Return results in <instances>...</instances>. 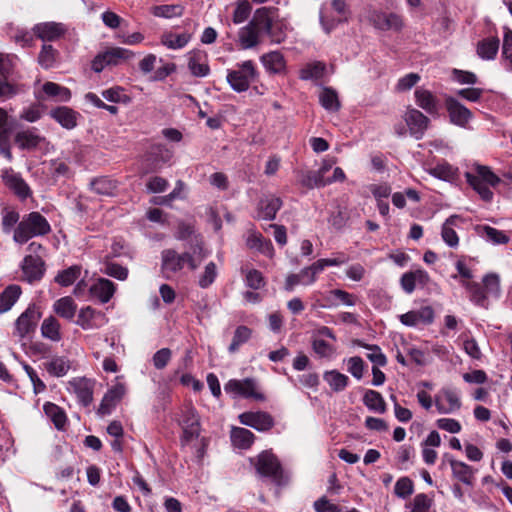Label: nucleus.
<instances>
[{"label": "nucleus", "instance_id": "obj_50", "mask_svg": "<svg viewBox=\"0 0 512 512\" xmlns=\"http://www.w3.org/2000/svg\"><path fill=\"white\" fill-rule=\"evenodd\" d=\"M101 94L103 98L113 103L129 104L132 100L131 97L125 93L124 88L121 86L111 87L102 91Z\"/></svg>", "mask_w": 512, "mask_h": 512}, {"label": "nucleus", "instance_id": "obj_6", "mask_svg": "<svg viewBox=\"0 0 512 512\" xmlns=\"http://www.w3.org/2000/svg\"><path fill=\"white\" fill-rule=\"evenodd\" d=\"M254 463L258 474L264 477L272 478L274 482L280 484L282 479V468L277 457L270 451L261 452L256 459L251 460Z\"/></svg>", "mask_w": 512, "mask_h": 512}, {"label": "nucleus", "instance_id": "obj_7", "mask_svg": "<svg viewBox=\"0 0 512 512\" xmlns=\"http://www.w3.org/2000/svg\"><path fill=\"white\" fill-rule=\"evenodd\" d=\"M224 390L233 397L253 398L258 401L265 399L264 395L258 391L256 381L252 378L231 379L224 385Z\"/></svg>", "mask_w": 512, "mask_h": 512}, {"label": "nucleus", "instance_id": "obj_48", "mask_svg": "<svg viewBox=\"0 0 512 512\" xmlns=\"http://www.w3.org/2000/svg\"><path fill=\"white\" fill-rule=\"evenodd\" d=\"M247 287L253 290H259L266 285L263 274L256 269H242Z\"/></svg>", "mask_w": 512, "mask_h": 512}, {"label": "nucleus", "instance_id": "obj_21", "mask_svg": "<svg viewBox=\"0 0 512 512\" xmlns=\"http://www.w3.org/2000/svg\"><path fill=\"white\" fill-rule=\"evenodd\" d=\"M445 105L450 121L457 126H466L472 118L471 111L453 97H447Z\"/></svg>", "mask_w": 512, "mask_h": 512}, {"label": "nucleus", "instance_id": "obj_30", "mask_svg": "<svg viewBox=\"0 0 512 512\" xmlns=\"http://www.w3.org/2000/svg\"><path fill=\"white\" fill-rule=\"evenodd\" d=\"M53 311L64 319L72 320L77 312V304L72 297L65 296L54 302Z\"/></svg>", "mask_w": 512, "mask_h": 512}, {"label": "nucleus", "instance_id": "obj_22", "mask_svg": "<svg viewBox=\"0 0 512 512\" xmlns=\"http://www.w3.org/2000/svg\"><path fill=\"white\" fill-rule=\"evenodd\" d=\"M12 130V125L9 120L7 111L0 108V154L8 161L12 160V153L9 145V135Z\"/></svg>", "mask_w": 512, "mask_h": 512}, {"label": "nucleus", "instance_id": "obj_28", "mask_svg": "<svg viewBox=\"0 0 512 512\" xmlns=\"http://www.w3.org/2000/svg\"><path fill=\"white\" fill-rule=\"evenodd\" d=\"M230 438L234 447L246 450L254 443L255 435L246 428L232 427Z\"/></svg>", "mask_w": 512, "mask_h": 512}, {"label": "nucleus", "instance_id": "obj_5", "mask_svg": "<svg viewBox=\"0 0 512 512\" xmlns=\"http://www.w3.org/2000/svg\"><path fill=\"white\" fill-rule=\"evenodd\" d=\"M40 318L39 309L34 304L29 305L16 319L13 334L19 339L29 337L35 332Z\"/></svg>", "mask_w": 512, "mask_h": 512}, {"label": "nucleus", "instance_id": "obj_49", "mask_svg": "<svg viewBox=\"0 0 512 512\" xmlns=\"http://www.w3.org/2000/svg\"><path fill=\"white\" fill-rule=\"evenodd\" d=\"M116 188V183L107 177H100L91 182V189L99 195H113Z\"/></svg>", "mask_w": 512, "mask_h": 512}, {"label": "nucleus", "instance_id": "obj_2", "mask_svg": "<svg viewBox=\"0 0 512 512\" xmlns=\"http://www.w3.org/2000/svg\"><path fill=\"white\" fill-rule=\"evenodd\" d=\"M465 178L472 189L486 202H490L493 198L491 187L500 183V178L484 165H476L473 170L467 171Z\"/></svg>", "mask_w": 512, "mask_h": 512}, {"label": "nucleus", "instance_id": "obj_15", "mask_svg": "<svg viewBox=\"0 0 512 512\" xmlns=\"http://www.w3.org/2000/svg\"><path fill=\"white\" fill-rule=\"evenodd\" d=\"M404 121L406 122L410 135L417 140L424 136L430 123L429 118L415 108H408L406 110Z\"/></svg>", "mask_w": 512, "mask_h": 512}, {"label": "nucleus", "instance_id": "obj_63", "mask_svg": "<svg viewBox=\"0 0 512 512\" xmlns=\"http://www.w3.org/2000/svg\"><path fill=\"white\" fill-rule=\"evenodd\" d=\"M329 9H331L343 23L349 21L351 11L345 0H331Z\"/></svg>", "mask_w": 512, "mask_h": 512}, {"label": "nucleus", "instance_id": "obj_46", "mask_svg": "<svg viewBox=\"0 0 512 512\" xmlns=\"http://www.w3.org/2000/svg\"><path fill=\"white\" fill-rule=\"evenodd\" d=\"M81 275V266L73 265L65 270L60 271L56 277L55 282L61 286L72 285Z\"/></svg>", "mask_w": 512, "mask_h": 512}, {"label": "nucleus", "instance_id": "obj_47", "mask_svg": "<svg viewBox=\"0 0 512 512\" xmlns=\"http://www.w3.org/2000/svg\"><path fill=\"white\" fill-rule=\"evenodd\" d=\"M461 284L469 293L471 301L477 305L484 304L487 298L484 287L473 281H461Z\"/></svg>", "mask_w": 512, "mask_h": 512}, {"label": "nucleus", "instance_id": "obj_33", "mask_svg": "<svg viewBox=\"0 0 512 512\" xmlns=\"http://www.w3.org/2000/svg\"><path fill=\"white\" fill-rule=\"evenodd\" d=\"M450 466L452 469V474L455 478L468 486L473 485L474 472L469 465L462 461L451 460Z\"/></svg>", "mask_w": 512, "mask_h": 512}, {"label": "nucleus", "instance_id": "obj_36", "mask_svg": "<svg viewBox=\"0 0 512 512\" xmlns=\"http://www.w3.org/2000/svg\"><path fill=\"white\" fill-rule=\"evenodd\" d=\"M261 62L271 73H281L285 69V60L280 52L273 51L261 56Z\"/></svg>", "mask_w": 512, "mask_h": 512}, {"label": "nucleus", "instance_id": "obj_23", "mask_svg": "<svg viewBox=\"0 0 512 512\" xmlns=\"http://www.w3.org/2000/svg\"><path fill=\"white\" fill-rule=\"evenodd\" d=\"M89 291L90 294L97 298L101 303H107L113 297L116 291V286L112 281L106 278H99L90 286Z\"/></svg>", "mask_w": 512, "mask_h": 512}, {"label": "nucleus", "instance_id": "obj_19", "mask_svg": "<svg viewBox=\"0 0 512 512\" xmlns=\"http://www.w3.org/2000/svg\"><path fill=\"white\" fill-rule=\"evenodd\" d=\"M400 322L409 327H414L419 324H431L434 320V310L430 306H423L418 310L408 311L399 316Z\"/></svg>", "mask_w": 512, "mask_h": 512}, {"label": "nucleus", "instance_id": "obj_39", "mask_svg": "<svg viewBox=\"0 0 512 512\" xmlns=\"http://www.w3.org/2000/svg\"><path fill=\"white\" fill-rule=\"evenodd\" d=\"M428 173L438 179L451 182L456 179L458 169L447 162H441L429 168Z\"/></svg>", "mask_w": 512, "mask_h": 512}, {"label": "nucleus", "instance_id": "obj_24", "mask_svg": "<svg viewBox=\"0 0 512 512\" xmlns=\"http://www.w3.org/2000/svg\"><path fill=\"white\" fill-rule=\"evenodd\" d=\"M282 207V200L279 197L269 195L262 198L258 204V218L273 220Z\"/></svg>", "mask_w": 512, "mask_h": 512}, {"label": "nucleus", "instance_id": "obj_16", "mask_svg": "<svg viewBox=\"0 0 512 512\" xmlns=\"http://www.w3.org/2000/svg\"><path fill=\"white\" fill-rule=\"evenodd\" d=\"M238 418L242 425L252 427L260 432L268 431L274 426L273 417L263 411L244 412Z\"/></svg>", "mask_w": 512, "mask_h": 512}, {"label": "nucleus", "instance_id": "obj_27", "mask_svg": "<svg viewBox=\"0 0 512 512\" xmlns=\"http://www.w3.org/2000/svg\"><path fill=\"white\" fill-rule=\"evenodd\" d=\"M77 112L69 107L62 106L53 109L50 116L65 129H73L77 125Z\"/></svg>", "mask_w": 512, "mask_h": 512}, {"label": "nucleus", "instance_id": "obj_10", "mask_svg": "<svg viewBox=\"0 0 512 512\" xmlns=\"http://www.w3.org/2000/svg\"><path fill=\"white\" fill-rule=\"evenodd\" d=\"M261 15L259 23L263 33L269 36L272 43L283 42L286 38L285 24L279 21L274 22L271 10L266 7L261 8Z\"/></svg>", "mask_w": 512, "mask_h": 512}, {"label": "nucleus", "instance_id": "obj_34", "mask_svg": "<svg viewBox=\"0 0 512 512\" xmlns=\"http://www.w3.org/2000/svg\"><path fill=\"white\" fill-rule=\"evenodd\" d=\"M500 41L497 37H488L477 45V54L484 60H492L498 53Z\"/></svg>", "mask_w": 512, "mask_h": 512}, {"label": "nucleus", "instance_id": "obj_44", "mask_svg": "<svg viewBox=\"0 0 512 512\" xmlns=\"http://www.w3.org/2000/svg\"><path fill=\"white\" fill-rule=\"evenodd\" d=\"M363 402L366 407L372 411L384 413L386 410V404L382 395L375 390L366 391Z\"/></svg>", "mask_w": 512, "mask_h": 512}, {"label": "nucleus", "instance_id": "obj_64", "mask_svg": "<svg viewBox=\"0 0 512 512\" xmlns=\"http://www.w3.org/2000/svg\"><path fill=\"white\" fill-rule=\"evenodd\" d=\"M312 349L321 358H329L335 352L332 345L317 337H314L312 340Z\"/></svg>", "mask_w": 512, "mask_h": 512}, {"label": "nucleus", "instance_id": "obj_11", "mask_svg": "<svg viewBox=\"0 0 512 512\" xmlns=\"http://www.w3.org/2000/svg\"><path fill=\"white\" fill-rule=\"evenodd\" d=\"M261 8L256 10L253 19L239 30L238 41L243 49H250L259 44L260 35L263 30L260 28Z\"/></svg>", "mask_w": 512, "mask_h": 512}, {"label": "nucleus", "instance_id": "obj_29", "mask_svg": "<svg viewBox=\"0 0 512 512\" xmlns=\"http://www.w3.org/2000/svg\"><path fill=\"white\" fill-rule=\"evenodd\" d=\"M2 177L6 185L13 189L19 197L24 199L30 195L29 186L19 175L6 170L3 172Z\"/></svg>", "mask_w": 512, "mask_h": 512}, {"label": "nucleus", "instance_id": "obj_12", "mask_svg": "<svg viewBox=\"0 0 512 512\" xmlns=\"http://www.w3.org/2000/svg\"><path fill=\"white\" fill-rule=\"evenodd\" d=\"M434 404L440 414H453L461 408L458 391L453 388H442L434 398Z\"/></svg>", "mask_w": 512, "mask_h": 512}, {"label": "nucleus", "instance_id": "obj_62", "mask_svg": "<svg viewBox=\"0 0 512 512\" xmlns=\"http://www.w3.org/2000/svg\"><path fill=\"white\" fill-rule=\"evenodd\" d=\"M217 267L214 262H209L199 276L198 284L201 288H208L216 279Z\"/></svg>", "mask_w": 512, "mask_h": 512}, {"label": "nucleus", "instance_id": "obj_59", "mask_svg": "<svg viewBox=\"0 0 512 512\" xmlns=\"http://www.w3.org/2000/svg\"><path fill=\"white\" fill-rule=\"evenodd\" d=\"M483 287L486 296L498 297L500 294V278L495 273L487 274L483 277Z\"/></svg>", "mask_w": 512, "mask_h": 512}, {"label": "nucleus", "instance_id": "obj_58", "mask_svg": "<svg viewBox=\"0 0 512 512\" xmlns=\"http://www.w3.org/2000/svg\"><path fill=\"white\" fill-rule=\"evenodd\" d=\"M57 51L51 45H43L38 56V63L45 69L54 66L57 58Z\"/></svg>", "mask_w": 512, "mask_h": 512}, {"label": "nucleus", "instance_id": "obj_8", "mask_svg": "<svg viewBox=\"0 0 512 512\" xmlns=\"http://www.w3.org/2000/svg\"><path fill=\"white\" fill-rule=\"evenodd\" d=\"M178 422L182 428V445L189 444L192 440L199 437L200 421L197 412L193 407H186L182 410Z\"/></svg>", "mask_w": 512, "mask_h": 512}, {"label": "nucleus", "instance_id": "obj_13", "mask_svg": "<svg viewBox=\"0 0 512 512\" xmlns=\"http://www.w3.org/2000/svg\"><path fill=\"white\" fill-rule=\"evenodd\" d=\"M67 390L73 393L83 406H89L93 401L94 381L86 377H74L68 381Z\"/></svg>", "mask_w": 512, "mask_h": 512}, {"label": "nucleus", "instance_id": "obj_3", "mask_svg": "<svg viewBox=\"0 0 512 512\" xmlns=\"http://www.w3.org/2000/svg\"><path fill=\"white\" fill-rule=\"evenodd\" d=\"M51 231L47 219L39 212H31L24 216L14 230L13 239L19 244H24L36 236H44Z\"/></svg>", "mask_w": 512, "mask_h": 512}, {"label": "nucleus", "instance_id": "obj_4", "mask_svg": "<svg viewBox=\"0 0 512 512\" xmlns=\"http://www.w3.org/2000/svg\"><path fill=\"white\" fill-rule=\"evenodd\" d=\"M258 72L252 60H246L236 65V68L227 73V82L236 92H244L255 81Z\"/></svg>", "mask_w": 512, "mask_h": 512}, {"label": "nucleus", "instance_id": "obj_31", "mask_svg": "<svg viewBox=\"0 0 512 512\" xmlns=\"http://www.w3.org/2000/svg\"><path fill=\"white\" fill-rule=\"evenodd\" d=\"M41 335L43 338L53 342H59L62 339L61 325L54 316H49L43 320Z\"/></svg>", "mask_w": 512, "mask_h": 512}, {"label": "nucleus", "instance_id": "obj_51", "mask_svg": "<svg viewBox=\"0 0 512 512\" xmlns=\"http://www.w3.org/2000/svg\"><path fill=\"white\" fill-rule=\"evenodd\" d=\"M325 72V64L322 62H314L307 64L300 71V78L303 80L321 79Z\"/></svg>", "mask_w": 512, "mask_h": 512}, {"label": "nucleus", "instance_id": "obj_18", "mask_svg": "<svg viewBox=\"0 0 512 512\" xmlns=\"http://www.w3.org/2000/svg\"><path fill=\"white\" fill-rule=\"evenodd\" d=\"M14 142L21 150H35L46 142L45 137L39 135L35 128L18 131L14 136Z\"/></svg>", "mask_w": 512, "mask_h": 512}, {"label": "nucleus", "instance_id": "obj_54", "mask_svg": "<svg viewBox=\"0 0 512 512\" xmlns=\"http://www.w3.org/2000/svg\"><path fill=\"white\" fill-rule=\"evenodd\" d=\"M251 334L252 330L247 326H238L234 332L232 342L228 347L229 352L235 353L242 344L246 343L250 339Z\"/></svg>", "mask_w": 512, "mask_h": 512}, {"label": "nucleus", "instance_id": "obj_55", "mask_svg": "<svg viewBox=\"0 0 512 512\" xmlns=\"http://www.w3.org/2000/svg\"><path fill=\"white\" fill-rule=\"evenodd\" d=\"M319 101L321 105L329 111H337L340 107L337 93L331 88H324L321 91Z\"/></svg>", "mask_w": 512, "mask_h": 512}, {"label": "nucleus", "instance_id": "obj_52", "mask_svg": "<svg viewBox=\"0 0 512 512\" xmlns=\"http://www.w3.org/2000/svg\"><path fill=\"white\" fill-rule=\"evenodd\" d=\"M334 299L339 300L342 304L346 306H354L356 303L355 296L341 289H334L329 292V295L326 297L329 307L337 306L338 303L334 301Z\"/></svg>", "mask_w": 512, "mask_h": 512}, {"label": "nucleus", "instance_id": "obj_41", "mask_svg": "<svg viewBox=\"0 0 512 512\" xmlns=\"http://www.w3.org/2000/svg\"><path fill=\"white\" fill-rule=\"evenodd\" d=\"M323 378L334 392L343 391L349 383V378L337 370L326 371Z\"/></svg>", "mask_w": 512, "mask_h": 512}, {"label": "nucleus", "instance_id": "obj_57", "mask_svg": "<svg viewBox=\"0 0 512 512\" xmlns=\"http://www.w3.org/2000/svg\"><path fill=\"white\" fill-rule=\"evenodd\" d=\"M299 182L308 189L329 185V181L320 180L316 171L302 172L299 177Z\"/></svg>", "mask_w": 512, "mask_h": 512}, {"label": "nucleus", "instance_id": "obj_61", "mask_svg": "<svg viewBox=\"0 0 512 512\" xmlns=\"http://www.w3.org/2000/svg\"><path fill=\"white\" fill-rule=\"evenodd\" d=\"M251 10L252 7L248 0L238 1L232 15L233 23L241 24L245 22L248 19Z\"/></svg>", "mask_w": 512, "mask_h": 512}, {"label": "nucleus", "instance_id": "obj_35", "mask_svg": "<svg viewBox=\"0 0 512 512\" xmlns=\"http://www.w3.org/2000/svg\"><path fill=\"white\" fill-rule=\"evenodd\" d=\"M42 90L47 97L58 102H68L71 99L70 90L54 82H46Z\"/></svg>", "mask_w": 512, "mask_h": 512}, {"label": "nucleus", "instance_id": "obj_32", "mask_svg": "<svg viewBox=\"0 0 512 512\" xmlns=\"http://www.w3.org/2000/svg\"><path fill=\"white\" fill-rule=\"evenodd\" d=\"M43 410L58 430H63L65 428L67 416L61 407L54 403L46 402L43 406Z\"/></svg>", "mask_w": 512, "mask_h": 512}, {"label": "nucleus", "instance_id": "obj_14", "mask_svg": "<svg viewBox=\"0 0 512 512\" xmlns=\"http://www.w3.org/2000/svg\"><path fill=\"white\" fill-rule=\"evenodd\" d=\"M108 323L106 315L91 306L79 310L76 324L84 330L99 329Z\"/></svg>", "mask_w": 512, "mask_h": 512}, {"label": "nucleus", "instance_id": "obj_20", "mask_svg": "<svg viewBox=\"0 0 512 512\" xmlns=\"http://www.w3.org/2000/svg\"><path fill=\"white\" fill-rule=\"evenodd\" d=\"M21 269L29 283L39 281L45 272V264L40 256L28 255L23 259Z\"/></svg>", "mask_w": 512, "mask_h": 512}, {"label": "nucleus", "instance_id": "obj_38", "mask_svg": "<svg viewBox=\"0 0 512 512\" xmlns=\"http://www.w3.org/2000/svg\"><path fill=\"white\" fill-rule=\"evenodd\" d=\"M21 295V288L18 285L8 286L0 294V314L7 312L16 303Z\"/></svg>", "mask_w": 512, "mask_h": 512}, {"label": "nucleus", "instance_id": "obj_43", "mask_svg": "<svg viewBox=\"0 0 512 512\" xmlns=\"http://www.w3.org/2000/svg\"><path fill=\"white\" fill-rule=\"evenodd\" d=\"M333 13L334 12L329 9L327 5H322L320 9V23L327 34L331 33L339 24L343 23L337 15Z\"/></svg>", "mask_w": 512, "mask_h": 512}, {"label": "nucleus", "instance_id": "obj_26", "mask_svg": "<svg viewBox=\"0 0 512 512\" xmlns=\"http://www.w3.org/2000/svg\"><path fill=\"white\" fill-rule=\"evenodd\" d=\"M416 104L427 113L438 114V101L436 97L427 89L417 88L414 92Z\"/></svg>", "mask_w": 512, "mask_h": 512}, {"label": "nucleus", "instance_id": "obj_53", "mask_svg": "<svg viewBox=\"0 0 512 512\" xmlns=\"http://www.w3.org/2000/svg\"><path fill=\"white\" fill-rule=\"evenodd\" d=\"M191 39V35L187 32L180 34H167L163 37L162 43L170 49H181L185 47Z\"/></svg>", "mask_w": 512, "mask_h": 512}, {"label": "nucleus", "instance_id": "obj_56", "mask_svg": "<svg viewBox=\"0 0 512 512\" xmlns=\"http://www.w3.org/2000/svg\"><path fill=\"white\" fill-rule=\"evenodd\" d=\"M184 13V7L181 5H159L153 8V15L156 17L172 18L180 17Z\"/></svg>", "mask_w": 512, "mask_h": 512}, {"label": "nucleus", "instance_id": "obj_25", "mask_svg": "<svg viewBox=\"0 0 512 512\" xmlns=\"http://www.w3.org/2000/svg\"><path fill=\"white\" fill-rule=\"evenodd\" d=\"M44 368L53 377H63L71 369V361L66 356H53L44 363Z\"/></svg>", "mask_w": 512, "mask_h": 512}, {"label": "nucleus", "instance_id": "obj_9", "mask_svg": "<svg viewBox=\"0 0 512 512\" xmlns=\"http://www.w3.org/2000/svg\"><path fill=\"white\" fill-rule=\"evenodd\" d=\"M369 23L381 31H395L399 32L404 27V20L402 16L396 13H386L379 10H372L368 14Z\"/></svg>", "mask_w": 512, "mask_h": 512}, {"label": "nucleus", "instance_id": "obj_45", "mask_svg": "<svg viewBox=\"0 0 512 512\" xmlns=\"http://www.w3.org/2000/svg\"><path fill=\"white\" fill-rule=\"evenodd\" d=\"M434 504L433 494L419 493L415 495L410 503V512H430Z\"/></svg>", "mask_w": 512, "mask_h": 512}, {"label": "nucleus", "instance_id": "obj_37", "mask_svg": "<svg viewBox=\"0 0 512 512\" xmlns=\"http://www.w3.org/2000/svg\"><path fill=\"white\" fill-rule=\"evenodd\" d=\"M188 68L196 77H204L209 73L206 55L196 52L191 54L188 61Z\"/></svg>", "mask_w": 512, "mask_h": 512}, {"label": "nucleus", "instance_id": "obj_1", "mask_svg": "<svg viewBox=\"0 0 512 512\" xmlns=\"http://www.w3.org/2000/svg\"><path fill=\"white\" fill-rule=\"evenodd\" d=\"M208 256L201 239L195 238L188 250L179 253L173 248L161 251L160 272L164 279L172 280L180 275L185 267L195 271Z\"/></svg>", "mask_w": 512, "mask_h": 512}, {"label": "nucleus", "instance_id": "obj_17", "mask_svg": "<svg viewBox=\"0 0 512 512\" xmlns=\"http://www.w3.org/2000/svg\"><path fill=\"white\" fill-rule=\"evenodd\" d=\"M66 31V26L59 22H43L33 27L34 34L44 42L56 41L63 37Z\"/></svg>", "mask_w": 512, "mask_h": 512}, {"label": "nucleus", "instance_id": "obj_40", "mask_svg": "<svg viewBox=\"0 0 512 512\" xmlns=\"http://www.w3.org/2000/svg\"><path fill=\"white\" fill-rule=\"evenodd\" d=\"M456 219H458V216L452 215L449 218L446 219V221L442 225L441 229V237L442 240L449 246V247H457L459 244V237L456 233V231L452 228L454 225Z\"/></svg>", "mask_w": 512, "mask_h": 512}, {"label": "nucleus", "instance_id": "obj_42", "mask_svg": "<svg viewBox=\"0 0 512 512\" xmlns=\"http://www.w3.org/2000/svg\"><path fill=\"white\" fill-rule=\"evenodd\" d=\"M104 55L108 65H119L134 57V53L131 50L121 47L109 48L104 51Z\"/></svg>", "mask_w": 512, "mask_h": 512}, {"label": "nucleus", "instance_id": "obj_60", "mask_svg": "<svg viewBox=\"0 0 512 512\" xmlns=\"http://www.w3.org/2000/svg\"><path fill=\"white\" fill-rule=\"evenodd\" d=\"M414 492L413 481L409 477L399 478L394 486V493L397 497L406 499Z\"/></svg>", "mask_w": 512, "mask_h": 512}]
</instances>
